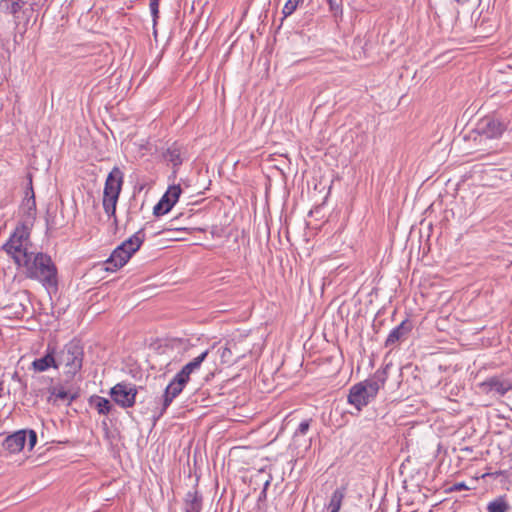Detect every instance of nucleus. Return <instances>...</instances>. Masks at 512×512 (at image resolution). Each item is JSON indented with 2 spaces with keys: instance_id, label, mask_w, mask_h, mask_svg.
Segmentation results:
<instances>
[{
  "instance_id": "aec40b11",
  "label": "nucleus",
  "mask_w": 512,
  "mask_h": 512,
  "mask_svg": "<svg viewBox=\"0 0 512 512\" xmlns=\"http://www.w3.org/2000/svg\"><path fill=\"white\" fill-rule=\"evenodd\" d=\"M208 354L209 350L206 349L199 356H197L192 361L183 366V368L178 372V374L182 375V377L186 378L187 380H190L191 373L200 368L202 362L206 359Z\"/></svg>"
},
{
  "instance_id": "a878e982",
  "label": "nucleus",
  "mask_w": 512,
  "mask_h": 512,
  "mask_svg": "<svg viewBox=\"0 0 512 512\" xmlns=\"http://www.w3.org/2000/svg\"><path fill=\"white\" fill-rule=\"evenodd\" d=\"M304 0H287L283 9H282V21L288 16L292 15L298 6L303 3Z\"/></svg>"
},
{
  "instance_id": "58836bf2",
  "label": "nucleus",
  "mask_w": 512,
  "mask_h": 512,
  "mask_svg": "<svg viewBox=\"0 0 512 512\" xmlns=\"http://www.w3.org/2000/svg\"><path fill=\"white\" fill-rule=\"evenodd\" d=\"M458 4H463L465 3L467 0H455Z\"/></svg>"
},
{
  "instance_id": "39448f33",
  "label": "nucleus",
  "mask_w": 512,
  "mask_h": 512,
  "mask_svg": "<svg viewBox=\"0 0 512 512\" xmlns=\"http://www.w3.org/2000/svg\"><path fill=\"white\" fill-rule=\"evenodd\" d=\"M31 226L32 223L28 222L18 224L9 240L4 245L5 251L11 255L14 262L18 261L17 258L20 259L23 253L32 251V244L30 242Z\"/></svg>"
},
{
  "instance_id": "c9c22d12",
  "label": "nucleus",
  "mask_w": 512,
  "mask_h": 512,
  "mask_svg": "<svg viewBox=\"0 0 512 512\" xmlns=\"http://www.w3.org/2000/svg\"><path fill=\"white\" fill-rule=\"evenodd\" d=\"M178 219H179V217H176L170 221V228H168V230H171V229L180 230L181 229V228L174 227V222L177 221Z\"/></svg>"
},
{
  "instance_id": "f704fd0d",
  "label": "nucleus",
  "mask_w": 512,
  "mask_h": 512,
  "mask_svg": "<svg viewBox=\"0 0 512 512\" xmlns=\"http://www.w3.org/2000/svg\"><path fill=\"white\" fill-rule=\"evenodd\" d=\"M12 380L18 382L20 381L22 378L20 377L19 373L17 371H15L12 376H11Z\"/></svg>"
},
{
  "instance_id": "423d86ee",
  "label": "nucleus",
  "mask_w": 512,
  "mask_h": 512,
  "mask_svg": "<svg viewBox=\"0 0 512 512\" xmlns=\"http://www.w3.org/2000/svg\"><path fill=\"white\" fill-rule=\"evenodd\" d=\"M189 380L178 373L170 381L162 395V404L159 412L153 415L154 424L164 415L173 400L183 391Z\"/></svg>"
},
{
  "instance_id": "2eb2a0df",
  "label": "nucleus",
  "mask_w": 512,
  "mask_h": 512,
  "mask_svg": "<svg viewBox=\"0 0 512 512\" xmlns=\"http://www.w3.org/2000/svg\"><path fill=\"white\" fill-rule=\"evenodd\" d=\"M28 178V187L25 193V199L23 201L22 207L27 216L28 223H32L35 219L36 215V201H35V193L32 186V174L29 173L27 175Z\"/></svg>"
},
{
  "instance_id": "5701e85b",
  "label": "nucleus",
  "mask_w": 512,
  "mask_h": 512,
  "mask_svg": "<svg viewBox=\"0 0 512 512\" xmlns=\"http://www.w3.org/2000/svg\"><path fill=\"white\" fill-rule=\"evenodd\" d=\"M345 493H346V488L343 486L340 488H337L332 493V496H331V499H330V502L328 505V509L331 512H339V510L341 509V506H342V501L345 497Z\"/></svg>"
},
{
  "instance_id": "6ab92c4d",
  "label": "nucleus",
  "mask_w": 512,
  "mask_h": 512,
  "mask_svg": "<svg viewBox=\"0 0 512 512\" xmlns=\"http://www.w3.org/2000/svg\"><path fill=\"white\" fill-rule=\"evenodd\" d=\"M163 157L166 161L171 163L174 168V173L179 168V166L183 163L182 157V147L178 145L176 142L173 143L167 150L163 153Z\"/></svg>"
},
{
  "instance_id": "393cba45",
  "label": "nucleus",
  "mask_w": 512,
  "mask_h": 512,
  "mask_svg": "<svg viewBox=\"0 0 512 512\" xmlns=\"http://www.w3.org/2000/svg\"><path fill=\"white\" fill-rule=\"evenodd\" d=\"M510 506L507 503L505 497L500 496L495 500L491 501L487 506L488 512H507Z\"/></svg>"
},
{
  "instance_id": "473e14b6",
  "label": "nucleus",
  "mask_w": 512,
  "mask_h": 512,
  "mask_svg": "<svg viewBox=\"0 0 512 512\" xmlns=\"http://www.w3.org/2000/svg\"><path fill=\"white\" fill-rule=\"evenodd\" d=\"M159 2L160 0H150V10H159Z\"/></svg>"
},
{
  "instance_id": "f257e3e1",
  "label": "nucleus",
  "mask_w": 512,
  "mask_h": 512,
  "mask_svg": "<svg viewBox=\"0 0 512 512\" xmlns=\"http://www.w3.org/2000/svg\"><path fill=\"white\" fill-rule=\"evenodd\" d=\"M15 264L24 276L40 282L46 289L58 288V269L50 255L31 251L23 253Z\"/></svg>"
},
{
  "instance_id": "c756f323",
  "label": "nucleus",
  "mask_w": 512,
  "mask_h": 512,
  "mask_svg": "<svg viewBox=\"0 0 512 512\" xmlns=\"http://www.w3.org/2000/svg\"><path fill=\"white\" fill-rule=\"evenodd\" d=\"M330 10L336 15L338 12H342L340 5L336 0H327Z\"/></svg>"
},
{
  "instance_id": "2f4dec72",
  "label": "nucleus",
  "mask_w": 512,
  "mask_h": 512,
  "mask_svg": "<svg viewBox=\"0 0 512 512\" xmlns=\"http://www.w3.org/2000/svg\"><path fill=\"white\" fill-rule=\"evenodd\" d=\"M19 385V391L22 395H25L27 393V382L23 379L17 382Z\"/></svg>"
},
{
  "instance_id": "1a4fd4ad",
  "label": "nucleus",
  "mask_w": 512,
  "mask_h": 512,
  "mask_svg": "<svg viewBox=\"0 0 512 512\" xmlns=\"http://www.w3.org/2000/svg\"><path fill=\"white\" fill-rule=\"evenodd\" d=\"M478 386L482 393L500 398L512 390V380L504 376H491Z\"/></svg>"
},
{
  "instance_id": "0eeeda50",
  "label": "nucleus",
  "mask_w": 512,
  "mask_h": 512,
  "mask_svg": "<svg viewBox=\"0 0 512 512\" xmlns=\"http://www.w3.org/2000/svg\"><path fill=\"white\" fill-rule=\"evenodd\" d=\"M507 129V123L495 116H485L478 121L474 132L486 139H497Z\"/></svg>"
},
{
  "instance_id": "4c0bfd02",
  "label": "nucleus",
  "mask_w": 512,
  "mask_h": 512,
  "mask_svg": "<svg viewBox=\"0 0 512 512\" xmlns=\"http://www.w3.org/2000/svg\"><path fill=\"white\" fill-rule=\"evenodd\" d=\"M3 391H4V381L0 380V398L3 395Z\"/></svg>"
},
{
  "instance_id": "7ed1b4c3",
  "label": "nucleus",
  "mask_w": 512,
  "mask_h": 512,
  "mask_svg": "<svg viewBox=\"0 0 512 512\" xmlns=\"http://www.w3.org/2000/svg\"><path fill=\"white\" fill-rule=\"evenodd\" d=\"M145 238L144 229H139L132 236L123 241L114 249L110 257L105 261V270L108 272H115L122 268L129 261L132 255L140 249Z\"/></svg>"
},
{
  "instance_id": "b1692460",
  "label": "nucleus",
  "mask_w": 512,
  "mask_h": 512,
  "mask_svg": "<svg viewBox=\"0 0 512 512\" xmlns=\"http://www.w3.org/2000/svg\"><path fill=\"white\" fill-rule=\"evenodd\" d=\"M49 392L50 397L48 398V401H53V403H56V401L59 399L63 401L68 400V404H70L76 398V395H71L63 388L57 389L56 387H51Z\"/></svg>"
},
{
  "instance_id": "4be33fe9",
  "label": "nucleus",
  "mask_w": 512,
  "mask_h": 512,
  "mask_svg": "<svg viewBox=\"0 0 512 512\" xmlns=\"http://www.w3.org/2000/svg\"><path fill=\"white\" fill-rule=\"evenodd\" d=\"M120 195L103 194L102 206L109 218L117 224L116 206Z\"/></svg>"
},
{
  "instance_id": "9d476101",
  "label": "nucleus",
  "mask_w": 512,
  "mask_h": 512,
  "mask_svg": "<svg viewBox=\"0 0 512 512\" xmlns=\"http://www.w3.org/2000/svg\"><path fill=\"white\" fill-rule=\"evenodd\" d=\"M182 189L180 185H171L153 208V214L157 217L163 216L171 211L177 203Z\"/></svg>"
},
{
  "instance_id": "dca6fc26",
  "label": "nucleus",
  "mask_w": 512,
  "mask_h": 512,
  "mask_svg": "<svg viewBox=\"0 0 512 512\" xmlns=\"http://www.w3.org/2000/svg\"><path fill=\"white\" fill-rule=\"evenodd\" d=\"M26 441L27 431L19 430L4 439L3 447L10 453H18L24 448Z\"/></svg>"
},
{
  "instance_id": "20e7f679",
  "label": "nucleus",
  "mask_w": 512,
  "mask_h": 512,
  "mask_svg": "<svg viewBox=\"0 0 512 512\" xmlns=\"http://www.w3.org/2000/svg\"><path fill=\"white\" fill-rule=\"evenodd\" d=\"M84 348L81 341L72 339L56 354L57 367L63 366L65 374L73 378L83 365Z\"/></svg>"
},
{
  "instance_id": "cd10ccee",
  "label": "nucleus",
  "mask_w": 512,
  "mask_h": 512,
  "mask_svg": "<svg viewBox=\"0 0 512 512\" xmlns=\"http://www.w3.org/2000/svg\"><path fill=\"white\" fill-rule=\"evenodd\" d=\"M27 433H28V437H29L28 438V446H29V449L32 450L37 443V434L34 430H29Z\"/></svg>"
},
{
  "instance_id": "412c9836",
  "label": "nucleus",
  "mask_w": 512,
  "mask_h": 512,
  "mask_svg": "<svg viewBox=\"0 0 512 512\" xmlns=\"http://www.w3.org/2000/svg\"><path fill=\"white\" fill-rule=\"evenodd\" d=\"M89 404L94 407L100 415H108L113 409V405L109 399L98 395H92L89 398Z\"/></svg>"
},
{
  "instance_id": "f8f14e48",
  "label": "nucleus",
  "mask_w": 512,
  "mask_h": 512,
  "mask_svg": "<svg viewBox=\"0 0 512 512\" xmlns=\"http://www.w3.org/2000/svg\"><path fill=\"white\" fill-rule=\"evenodd\" d=\"M34 3L29 0H0V12L12 15L15 23L18 24L19 13L27 14L28 11L34 10Z\"/></svg>"
},
{
  "instance_id": "4468645a",
  "label": "nucleus",
  "mask_w": 512,
  "mask_h": 512,
  "mask_svg": "<svg viewBox=\"0 0 512 512\" xmlns=\"http://www.w3.org/2000/svg\"><path fill=\"white\" fill-rule=\"evenodd\" d=\"M46 233L52 234L54 231L65 226L63 211H58L57 206L49 205L46 211Z\"/></svg>"
},
{
  "instance_id": "e433bc0d",
  "label": "nucleus",
  "mask_w": 512,
  "mask_h": 512,
  "mask_svg": "<svg viewBox=\"0 0 512 512\" xmlns=\"http://www.w3.org/2000/svg\"><path fill=\"white\" fill-rule=\"evenodd\" d=\"M269 484H270V481H269V480H267V481L265 482V484H264V489H263V491H262V493H261V496H265V495H266V489H267V487L269 486Z\"/></svg>"
},
{
  "instance_id": "ddd939ff",
  "label": "nucleus",
  "mask_w": 512,
  "mask_h": 512,
  "mask_svg": "<svg viewBox=\"0 0 512 512\" xmlns=\"http://www.w3.org/2000/svg\"><path fill=\"white\" fill-rule=\"evenodd\" d=\"M123 182V172L118 166H114L105 180L103 194L120 195Z\"/></svg>"
},
{
  "instance_id": "7c9ffc66",
  "label": "nucleus",
  "mask_w": 512,
  "mask_h": 512,
  "mask_svg": "<svg viewBox=\"0 0 512 512\" xmlns=\"http://www.w3.org/2000/svg\"><path fill=\"white\" fill-rule=\"evenodd\" d=\"M231 355V349L229 347H225L222 351L221 358L222 362L228 363L231 360L228 358Z\"/></svg>"
},
{
  "instance_id": "f3484780",
  "label": "nucleus",
  "mask_w": 512,
  "mask_h": 512,
  "mask_svg": "<svg viewBox=\"0 0 512 512\" xmlns=\"http://www.w3.org/2000/svg\"><path fill=\"white\" fill-rule=\"evenodd\" d=\"M58 368L57 367V361H56V349L55 347H52L51 345H48L46 354L38 359H35L32 362V368L33 370L37 372H43L46 371L48 368Z\"/></svg>"
},
{
  "instance_id": "f03ea898",
  "label": "nucleus",
  "mask_w": 512,
  "mask_h": 512,
  "mask_svg": "<svg viewBox=\"0 0 512 512\" xmlns=\"http://www.w3.org/2000/svg\"><path fill=\"white\" fill-rule=\"evenodd\" d=\"M387 368L378 369L371 378L354 384L349 389L347 401L353 405L357 411H361L363 407L372 402L380 388L384 387L387 380Z\"/></svg>"
},
{
  "instance_id": "6e6552de",
  "label": "nucleus",
  "mask_w": 512,
  "mask_h": 512,
  "mask_svg": "<svg viewBox=\"0 0 512 512\" xmlns=\"http://www.w3.org/2000/svg\"><path fill=\"white\" fill-rule=\"evenodd\" d=\"M138 390L135 384L120 382L110 389L112 400L121 408H131L136 403Z\"/></svg>"
},
{
  "instance_id": "bb28decb",
  "label": "nucleus",
  "mask_w": 512,
  "mask_h": 512,
  "mask_svg": "<svg viewBox=\"0 0 512 512\" xmlns=\"http://www.w3.org/2000/svg\"><path fill=\"white\" fill-rule=\"evenodd\" d=\"M311 422H312V419H305L298 425V427L295 430L294 435H293L294 440H296L300 436L307 434V432L309 431Z\"/></svg>"
},
{
  "instance_id": "9b49d317",
  "label": "nucleus",
  "mask_w": 512,
  "mask_h": 512,
  "mask_svg": "<svg viewBox=\"0 0 512 512\" xmlns=\"http://www.w3.org/2000/svg\"><path fill=\"white\" fill-rule=\"evenodd\" d=\"M413 329V323L409 319L403 320L398 326L393 328L385 340V347L391 350L400 343L407 340Z\"/></svg>"
},
{
  "instance_id": "a211bd4d",
  "label": "nucleus",
  "mask_w": 512,
  "mask_h": 512,
  "mask_svg": "<svg viewBox=\"0 0 512 512\" xmlns=\"http://www.w3.org/2000/svg\"><path fill=\"white\" fill-rule=\"evenodd\" d=\"M203 507V496L197 490L188 491L183 499L184 512H201Z\"/></svg>"
},
{
  "instance_id": "72a5a7b5",
  "label": "nucleus",
  "mask_w": 512,
  "mask_h": 512,
  "mask_svg": "<svg viewBox=\"0 0 512 512\" xmlns=\"http://www.w3.org/2000/svg\"><path fill=\"white\" fill-rule=\"evenodd\" d=\"M150 11H151V15L153 17L154 23H156V20L159 17V10H150Z\"/></svg>"
},
{
  "instance_id": "c85d7f7f",
  "label": "nucleus",
  "mask_w": 512,
  "mask_h": 512,
  "mask_svg": "<svg viewBox=\"0 0 512 512\" xmlns=\"http://www.w3.org/2000/svg\"><path fill=\"white\" fill-rule=\"evenodd\" d=\"M469 487L464 482H458L453 484L451 487L447 489L448 492H457L461 490H468Z\"/></svg>"
}]
</instances>
